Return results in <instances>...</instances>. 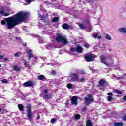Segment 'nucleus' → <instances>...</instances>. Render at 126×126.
Here are the masks:
<instances>
[{
	"instance_id": "680f3d73",
	"label": "nucleus",
	"mask_w": 126,
	"mask_h": 126,
	"mask_svg": "<svg viewBox=\"0 0 126 126\" xmlns=\"http://www.w3.org/2000/svg\"><path fill=\"white\" fill-rule=\"evenodd\" d=\"M7 35H10V34H9V33H7Z\"/></svg>"
},
{
	"instance_id": "39448f33",
	"label": "nucleus",
	"mask_w": 126,
	"mask_h": 126,
	"mask_svg": "<svg viewBox=\"0 0 126 126\" xmlns=\"http://www.w3.org/2000/svg\"><path fill=\"white\" fill-rule=\"evenodd\" d=\"M85 100V104L88 106L90 103L93 102L94 99L93 97H92V94H88L87 97H85L84 98Z\"/></svg>"
},
{
	"instance_id": "bb28decb",
	"label": "nucleus",
	"mask_w": 126,
	"mask_h": 126,
	"mask_svg": "<svg viewBox=\"0 0 126 126\" xmlns=\"http://www.w3.org/2000/svg\"><path fill=\"white\" fill-rule=\"evenodd\" d=\"M28 62L26 61V60H24L23 63L26 67H28L29 66V64H28Z\"/></svg>"
},
{
	"instance_id": "de8ad7c7",
	"label": "nucleus",
	"mask_w": 126,
	"mask_h": 126,
	"mask_svg": "<svg viewBox=\"0 0 126 126\" xmlns=\"http://www.w3.org/2000/svg\"><path fill=\"white\" fill-rule=\"evenodd\" d=\"M84 47H85V48H89V44H85Z\"/></svg>"
},
{
	"instance_id": "4468645a",
	"label": "nucleus",
	"mask_w": 126,
	"mask_h": 126,
	"mask_svg": "<svg viewBox=\"0 0 126 126\" xmlns=\"http://www.w3.org/2000/svg\"><path fill=\"white\" fill-rule=\"evenodd\" d=\"M118 31L121 33H123V34H126V28L123 27L119 29Z\"/></svg>"
},
{
	"instance_id": "5701e85b",
	"label": "nucleus",
	"mask_w": 126,
	"mask_h": 126,
	"mask_svg": "<svg viewBox=\"0 0 126 126\" xmlns=\"http://www.w3.org/2000/svg\"><path fill=\"white\" fill-rule=\"evenodd\" d=\"M105 39L108 40V41H111L112 40V36H110L109 34H106L105 35Z\"/></svg>"
},
{
	"instance_id": "c756f323",
	"label": "nucleus",
	"mask_w": 126,
	"mask_h": 126,
	"mask_svg": "<svg viewBox=\"0 0 126 126\" xmlns=\"http://www.w3.org/2000/svg\"><path fill=\"white\" fill-rule=\"evenodd\" d=\"M86 126H92V123H91V121H90V120H87Z\"/></svg>"
},
{
	"instance_id": "79ce46f5",
	"label": "nucleus",
	"mask_w": 126,
	"mask_h": 126,
	"mask_svg": "<svg viewBox=\"0 0 126 126\" xmlns=\"http://www.w3.org/2000/svg\"><path fill=\"white\" fill-rule=\"evenodd\" d=\"M44 3H46V4H48V5H51V4H52V3L49 1H45Z\"/></svg>"
},
{
	"instance_id": "423d86ee",
	"label": "nucleus",
	"mask_w": 126,
	"mask_h": 126,
	"mask_svg": "<svg viewBox=\"0 0 126 126\" xmlns=\"http://www.w3.org/2000/svg\"><path fill=\"white\" fill-rule=\"evenodd\" d=\"M95 58H96V55L93 54H87L85 56V59L87 62H91Z\"/></svg>"
},
{
	"instance_id": "aec40b11",
	"label": "nucleus",
	"mask_w": 126,
	"mask_h": 126,
	"mask_svg": "<svg viewBox=\"0 0 126 126\" xmlns=\"http://www.w3.org/2000/svg\"><path fill=\"white\" fill-rule=\"evenodd\" d=\"M114 126H124V123L120 122H115L114 123Z\"/></svg>"
},
{
	"instance_id": "bf43d9fd",
	"label": "nucleus",
	"mask_w": 126,
	"mask_h": 126,
	"mask_svg": "<svg viewBox=\"0 0 126 126\" xmlns=\"http://www.w3.org/2000/svg\"><path fill=\"white\" fill-rule=\"evenodd\" d=\"M87 1H88V0H86ZM89 0V1H91V0Z\"/></svg>"
},
{
	"instance_id": "338daca9",
	"label": "nucleus",
	"mask_w": 126,
	"mask_h": 126,
	"mask_svg": "<svg viewBox=\"0 0 126 126\" xmlns=\"http://www.w3.org/2000/svg\"><path fill=\"white\" fill-rule=\"evenodd\" d=\"M1 64H0V67H1Z\"/></svg>"
},
{
	"instance_id": "72a5a7b5",
	"label": "nucleus",
	"mask_w": 126,
	"mask_h": 126,
	"mask_svg": "<svg viewBox=\"0 0 126 126\" xmlns=\"http://www.w3.org/2000/svg\"><path fill=\"white\" fill-rule=\"evenodd\" d=\"M52 22H56L57 21H59V18L55 17L52 19Z\"/></svg>"
},
{
	"instance_id": "cd10ccee",
	"label": "nucleus",
	"mask_w": 126,
	"mask_h": 126,
	"mask_svg": "<svg viewBox=\"0 0 126 126\" xmlns=\"http://www.w3.org/2000/svg\"><path fill=\"white\" fill-rule=\"evenodd\" d=\"M58 121V119L56 118H53L51 120V123L52 124H55V122H57Z\"/></svg>"
},
{
	"instance_id": "f8f14e48",
	"label": "nucleus",
	"mask_w": 126,
	"mask_h": 126,
	"mask_svg": "<svg viewBox=\"0 0 126 126\" xmlns=\"http://www.w3.org/2000/svg\"><path fill=\"white\" fill-rule=\"evenodd\" d=\"M23 85L25 87H29L30 86H33V83L32 82V81H30L24 83L23 84Z\"/></svg>"
},
{
	"instance_id": "a878e982",
	"label": "nucleus",
	"mask_w": 126,
	"mask_h": 126,
	"mask_svg": "<svg viewBox=\"0 0 126 126\" xmlns=\"http://www.w3.org/2000/svg\"><path fill=\"white\" fill-rule=\"evenodd\" d=\"M38 78L39 80H43V79H45V77L43 75H40L38 76Z\"/></svg>"
},
{
	"instance_id": "49530a36",
	"label": "nucleus",
	"mask_w": 126,
	"mask_h": 126,
	"mask_svg": "<svg viewBox=\"0 0 126 126\" xmlns=\"http://www.w3.org/2000/svg\"><path fill=\"white\" fill-rule=\"evenodd\" d=\"M90 70H91L92 72H95V70L93 69L92 68H90Z\"/></svg>"
},
{
	"instance_id": "473e14b6",
	"label": "nucleus",
	"mask_w": 126,
	"mask_h": 126,
	"mask_svg": "<svg viewBox=\"0 0 126 126\" xmlns=\"http://www.w3.org/2000/svg\"><path fill=\"white\" fill-rule=\"evenodd\" d=\"M115 93H117V94H123V93H122V91H121L120 90H115Z\"/></svg>"
},
{
	"instance_id": "3c124183",
	"label": "nucleus",
	"mask_w": 126,
	"mask_h": 126,
	"mask_svg": "<svg viewBox=\"0 0 126 126\" xmlns=\"http://www.w3.org/2000/svg\"><path fill=\"white\" fill-rule=\"evenodd\" d=\"M44 92L45 94L48 93V90H44Z\"/></svg>"
},
{
	"instance_id": "8fccbe9b",
	"label": "nucleus",
	"mask_w": 126,
	"mask_h": 126,
	"mask_svg": "<svg viewBox=\"0 0 126 126\" xmlns=\"http://www.w3.org/2000/svg\"><path fill=\"white\" fill-rule=\"evenodd\" d=\"M123 100H124V101H126V95H125V96H124L123 97Z\"/></svg>"
},
{
	"instance_id": "f704fd0d",
	"label": "nucleus",
	"mask_w": 126,
	"mask_h": 126,
	"mask_svg": "<svg viewBox=\"0 0 126 126\" xmlns=\"http://www.w3.org/2000/svg\"><path fill=\"white\" fill-rule=\"evenodd\" d=\"M75 118L76 120H79L80 119V115L78 114L75 115Z\"/></svg>"
},
{
	"instance_id": "a18cd8bd",
	"label": "nucleus",
	"mask_w": 126,
	"mask_h": 126,
	"mask_svg": "<svg viewBox=\"0 0 126 126\" xmlns=\"http://www.w3.org/2000/svg\"><path fill=\"white\" fill-rule=\"evenodd\" d=\"M3 57H4V56L3 55H1V53H0V59H3Z\"/></svg>"
},
{
	"instance_id": "ea45409f",
	"label": "nucleus",
	"mask_w": 126,
	"mask_h": 126,
	"mask_svg": "<svg viewBox=\"0 0 126 126\" xmlns=\"http://www.w3.org/2000/svg\"><path fill=\"white\" fill-rule=\"evenodd\" d=\"M79 27H80V28H82V29H83V28H84V26L83 25V24H79Z\"/></svg>"
},
{
	"instance_id": "052dcab7",
	"label": "nucleus",
	"mask_w": 126,
	"mask_h": 126,
	"mask_svg": "<svg viewBox=\"0 0 126 126\" xmlns=\"http://www.w3.org/2000/svg\"><path fill=\"white\" fill-rule=\"evenodd\" d=\"M35 59H38V57H35Z\"/></svg>"
},
{
	"instance_id": "393cba45",
	"label": "nucleus",
	"mask_w": 126,
	"mask_h": 126,
	"mask_svg": "<svg viewBox=\"0 0 126 126\" xmlns=\"http://www.w3.org/2000/svg\"><path fill=\"white\" fill-rule=\"evenodd\" d=\"M77 73L78 74H81L82 75H83V74H85V71L84 70H78L77 72Z\"/></svg>"
},
{
	"instance_id": "f257e3e1",
	"label": "nucleus",
	"mask_w": 126,
	"mask_h": 126,
	"mask_svg": "<svg viewBox=\"0 0 126 126\" xmlns=\"http://www.w3.org/2000/svg\"><path fill=\"white\" fill-rule=\"evenodd\" d=\"M30 14L28 12L21 11L14 15L12 17L2 20L1 22L2 25H6L8 29H12L15 27L19 23L24 22L26 18L29 16Z\"/></svg>"
},
{
	"instance_id": "9d476101",
	"label": "nucleus",
	"mask_w": 126,
	"mask_h": 126,
	"mask_svg": "<svg viewBox=\"0 0 126 126\" xmlns=\"http://www.w3.org/2000/svg\"><path fill=\"white\" fill-rule=\"evenodd\" d=\"M27 53L28 54L27 57L28 60H31V58H33L34 57V56L33 55V52H32V50H28L27 51Z\"/></svg>"
},
{
	"instance_id": "f03ea898",
	"label": "nucleus",
	"mask_w": 126,
	"mask_h": 126,
	"mask_svg": "<svg viewBox=\"0 0 126 126\" xmlns=\"http://www.w3.org/2000/svg\"><path fill=\"white\" fill-rule=\"evenodd\" d=\"M57 42L58 43L62 42L64 45L68 44V41L66 37L63 36L62 34H58L56 38Z\"/></svg>"
},
{
	"instance_id": "5fc2aeb1",
	"label": "nucleus",
	"mask_w": 126,
	"mask_h": 126,
	"mask_svg": "<svg viewBox=\"0 0 126 126\" xmlns=\"http://www.w3.org/2000/svg\"><path fill=\"white\" fill-rule=\"evenodd\" d=\"M37 120H39L40 119V115H38L37 117Z\"/></svg>"
},
{
	"instance_id": "6ab92c4d",
	"label": "nucleus",
	"mask_w": 126,
	"mask_h": 126,
	"mask_svg": "<svg viewBox=\"0 0 126 126\" xmlns=\"http://www.w3.org/2000/svg\"><path fill=\"white\" fill-rule=\"evenodd\" d=\"M52 97H53V96L52 95V94H47L45 96V99L48 100L49 99H51L52 98Z\"/></svg>"
},
{
	"instance_id": "0e129e2a",
	"label": "nucleus",
	"mask_w": 126,
	"mask_h": 126,
	"mask_svg": "<svg viewBox=\"0 0 126 126\" xmlns=\"http://www.w3.org/2000/svg\"><path fill=\"white\" fill-rule=\"evenodd\" d=\"M0 111H1V108H0Z\"/></svg>"
},
{
	"instance_id": "2f4dec72",
	"label": "nucleus",
	"mask_w": 126,
	"mask_h": 126,
	"mask_svg": "<svg viewBox=\"0 0 126 126\" xmlns=\"http://www.w3.org/2000/svg\"><path fill=\"white\" fill-rule=\"evenodd\" d=\"M18 108L21 112L23 111V106L21 104H19L18 105Z\"/></svg>"
},
{
	"instance_id": "412c9836",
	"label": "nucleus",
	"mask_w": 126,
	"mask_h": 126,
	"mask_svg": "<svg viewBox=\"0 0 126 126\" xmlns=\"http://www.w3.org/2000/svg\"><path fill=\"white\" fill-rule=\"evenodd\" d=\"M105 83H106V81L104 79H101L99 81V84L101 86H104V85H105Z\"/></svg>"
},
{
	"instance_id": "37998d69",
	"label": "nucleus",
	"mask_w": 126,
	"mask_h": 126,
	"mask_svg": "<svg viewBox=\"0 0 126 126\" xmlns=\"http://www.w3.org/2000/svg\"><path fill=\"white\" fill-rule=\"evenodd\" d=\"M56 71H55V70H53L51 72V74L52 75H55V74H56Z\"/></svg>"
},
{
	"instance_id": "7ed1b4c3",
	"label": "nucleus",
	"mask_w": 126,
	"mask_h": 126,
	"mask_svg": "<svg viewBox=\"0 0 126 126\" xmlns=\"http://www.w3.org/2000/svg\"><path fill=\"white\" fill-rule=\"evenodd\" d=\"M38 12V16L40 18H41V19H42L43 21H48V18H49V17L48 16V13L43 12V10H42L41 8Z\"/></svg>"
},
{
	"instance_id": "1a4fd4ad",
	"label": "nucleus",
	"mask_w": 126,
	"mask_h": 126,
	"mask_svg": "<svg viewBox=\"0 0 126 126\" xmlns=\"http://www.w3.org/2000/svg\"><path fill=\"white\" fill-rule=\"evenodd\" d=\"M79 79V77L78 75H76V74L74 73L72 74V78L71 79V81H78Z\"/></svg>"
},
{
	"instance_id": "9b49d317",
	"label": "nucleus",
	"mask_w": 126,
	"mask_h": 126,
	"mask_svg": "<svg viewBox=\"0 0 126 126\" xmlns=\"http://www.w3.org/2000/svg\"><path fill=\"white\" fill-rule=\"evenodd\" d=\"M72 105H77V96H73L71 98Z\"/></svg>"
},
{
	"instance_id": "a19ab883",
	"label": "nucleus",
	"mask_w": 126,
	"mask_h": 126,
	"mask_svg": "<svg viewBox=\"0 0 126 126\" xmlns=\"http://www.w3.org/2000/svg\"><path fill=\"white\" fill-rule=\"evenodd\" d=\"M87 108L86 107H84L82 108L83 112H85V111H87Z\"/></svg>"
},
{
	"instance_id": "7c9ffc66",
	"label": "nucleus",
	"mask_w": 126,
	"mask_h": 126,
	"mask_svg": "<svg viewBox=\"0 0 126 126\" xmlns=\"http://www.w3.org/2000/svg\"><path fill=\"white\" fill-rule=\"evenodd\" d=\"M67 87L69 89H71L72 88H73V85H72V84L69 83L67 85Z\"/></svg>"
},
{
	"instance_id": "c03bdc74",
	"label": "nucleus",
	"mask_w": 126,
	"mask_h": 126,
	"mask_svg": "<svg viewBox=\"0 0 126 126\" xmlns=\"http://www.w3.org/2000/svg\"><path fill=\"white\" fill-rule=\"evenodd\" d=\"M26 1H27V2H28V4H30L31 2H32V0H26Z\"/></svg>"
},
{
	"instance_id": "2eb2a0df",
	"label": "nucleus",
	"mask_w": 126,
	"mask_h": 126,
	"mask_svg": "<svg viewBox=\"0 0 126 126\" xmlns=\"http://www.w3.org/2000/svg\"><path fill=\"white\" fill-rule=\"evenodd\" d=\"M93 38H94L95 39H102V36L99 35V33H95L92 36Z\"/></svg>"
},
{
	"instance_id": "69168bd1",
	"label": "nucleus",
	"mask_w": 126,
	"mask_h": 126,
	"mask_svg": "<svg viewBox=\"0 0 126 126\" xmlns=\"http://www.w3.org/2000/svg\"><path fill=\"white\" fill-rule=\"evenodd\" d=\"M83 126V125H80V126Z\"/></svg>"
},
{
	"instance_id": "4be33fe9",
	"label": "nucleus",
	"mask_w": 126,
	"mask_h": 126,
	"mask_svg": "<svg viewBox=\"0 0 126 126\" xmlns=\"http://www.w3.org/2000/svg\"><path fill=\"white\" fill-rule=\"evenodd\" d=\"M13 70H14V71H16V72L20 71V67H18L17 66H14V68H13Z\"/></svg>"
},
{
	"instance_id": "c9c22d12",
	"label": "nucleus",
	"mask_w": 126,
	"mask_h": 126,
	"mask_svg": "<svg viewBox=\"0 0 126 126\" xmlns=\"http://www.w3.org/2000/svg\"><path fill=\"white\" fill-rule=\"evenodd\" d=\"M124 78V76H117V80H120V79H123Z\"/></svg>"
},
{
	"instance_id": "c85d7f7f",
	"label": "nucleus",
	"mask_w": 126,
	"mask_h": 126,
	"mask_svg": "<svg viewBox=\"0 0 126 126\" xmlns=\"http://www.w3.org/2000/svg\"><path fill=\"white\" fill-rule=\"evenodd\" d=\"M85 78H79V80H78V82H85Z\"/></svg>"
},
{
	"instance_id": "a211bd4d",
	"label": "nucleus",
	"mask_w": 126,
	"mask_h": 126,
	"mask_svg": "<svg viewBox=\"0 0 126 126\" xmlns=\"http://www.w3.org/2000/svg\"><path fill=\"white\" fill-rule=\"evenodd\" d=\"M62 27L63 29H69V28H71V27L67 24H64L63 25Z\"/></svg>"
},
{
	"instance_id": "6e6552de",
	"label": "nucleus",
	"mask_w": 126,
	"mask_h": 126,
	"mask_svg": "<svg viewBox=\"0 0 126 126\" xmlns=\"http://www.w3.org/2000/svg\"><path fill=\"white\" fill-rule=\"evenodd\" d=\"M71 52H77L78 53H82V48L80 46L77 45V48L72 47L70 49Z\"/></svg>"
},
{
	"instance_id": "dca6fc26",
	"label": "nucleus",
	"mask_w": 126,
	"mask_h": 126,
	"mask_svg": "<svg viewBox=\"0 0 126 126\" xmlns=\"http://www.w3.org/2000/svg\"><path fill=\"white\" fill-rule=\"evenodd\" d=\"M33 37H34L35 38H38L39 39L38 43H39V44H41L43 42V38L40 37V36L37 34H34Z\"/></svg>"
},
{
	"instance_id": "603ef678",
	"label": "nucleus",
	"mask_w": 126,
	"mask_h": 126,
	"mask_svg": "<svg viewBox=\"0 0 126 126\" xmlns=\"http://www.w3.org/2000/svg\"><path fill=\"white\" fill-rule=\"evenodd\" d=\"M22 45H23V46H27V44H26V43H22Z\"/></svg>"
},
{
	"instance_id": "4d7b16f0",
	"label": "nucleus",
	"mask_w": 126,
	"mask_h": 126,
	"mask_svg": "<svg viewBox=\"0 0 126 126\" xmlns=\"http://www.w3.org/2000/svg\"><path fill=\"white\" fill-rule=\"evenodd\" d=\"M91 30H92V27H91L89 29V31H91Z\"/></svg>"
},
{
	"instance_id": "13d9d810",
	"label": "nucleus",
	"mask_w": 126,
	"mask_h": 126,
	"mask_svg": "<svg viewBox=\"0 0 126 126\" xmlns=\"http://www.w3.org/2000/svg\"><path fill=\"white\" fill-rule=\"evenodd\" d=\"M123 76H126V73L123 74Z\"/></svg>"
},
{
	"instance_id": "e433bc0d",
	"label": "nucleus",
	"mask_w": 126,
	"mask_h": 126,
	"mask_svg": "<svg viewBox=\"0 0 126 126\" xmlns=\"http://www.w3.org/2000/svg\"><path fill=\"white\" fill-rule=\"evenodd\" d=\"M112 79H114V80H117V76L116 75H112Z\"/></svg>"
},
{
	"instance_id": "0eeeda50",
	"label": "nucleus",
	"mask_w": 126,
	"mask_h": 126,
	"mask_svg": "<svg viewBox=\"0 0 126 126\" xmlns=\"http://www.w3.org/2000/svg\"><path fill=\"white\" fill-rule=\"evenodd\" d=\"M27 108L28 119L30 121H32V119H33V113L31 112V105H27Z\"/></svg>"
},
{
	"instance_id": "e2e57ef3",
	"label": "nucleus",
	"mask_w": 126,
	"mask_h": 126,
	"mask_svg": "<svg viewBox=\"0 0 126 126\" xmlns=\"http://www.w3.org/2000/svg\"><path fill=\"white\" fill-rule=\"evenodd\" d=\"M47 25H49V23H48V24H47Z\"/></svg>"
},
{
	"instance_id": "6e6d98bb",
	"label": "nucleus",
	"mask_w": 126,
	"mask_h": 126,
	"mask_svg": "<svg viewBox=\"0 0 126 126\" xmlns=\"http://www.w3.org/2000/svg\"><path fill=\"white\" fill-rule=\"evenodd\" d=\"M19 39H20V38L18 37H16V40H19Z\"/></svg>"
},
{
	"instance_id": "b1692460",
	"label": "nucleus",
	"mask_w": 126,
	"mask_h": 126,
	"mask_svg": "<svg viewBox=\"0 0 126 126\" xmlns=\"http://www.w3.org/2000/svg\"><path fill=\"white\" fill-rule=\"evenodd\" d=\"M22 55V52H16L14 54V57H20V56Z\"/></svg>"
},
{
	"instance_id": "09e8293b",
	"label": "nucleus",
	"mask_w": 126,
	"mask_h": 126,
	"mask_svg": "<svg viewBox=\"0 0 126 126\" xmlns=\"http://www.w3.org/2000/svg\"><path fill=\"white\" fill-rule=\"evenodd\" d=\"M123 120L124 121H126V116H124L123 117Z\"/></svg>"
},
{
	"instance_id": "ddd939ff",
	"label": "nucleus",
	"mask_w": 126,
	"mask_h": 126,
	"mask_svg": "<svg viewBox=\"0 0 126 126\" xmlns=\"http://www.w3.org/2000/svg\"><path fill=\"white\" fill-rule=\"evenodd\" d=\"M107 95H108V97H107V100L108 101V102H111V101H113V97H112V96H113L114 94H113V93H108L107 94Z\"/></svg>"
},
{
	"instance_id": "58836bf2",
	"label": "nucleus",
	"mask_w": 126,
	"mask_h": 126,
	"mask_svg": "<svg viewBox=\"0 0 126 126\" xmlns=\"http://www.w3.org/2000/svg\"><path fill=\"white\" fill-rule=\"evenodd\" d=\"M1 82H2V83H7V80L6 79L2 80Z\"/></svg>"
},
{
	"instance_id": "f3484780",
	"label": "nucleus",
	"mask_w": 126,
	"mask_h": 126,
	"mask_svg": "<svg viewBox=\"0 0 126 126\" xmlns=\"http://www.w3.org/2000/svg\"><path fill=\"white\" fill-rule=\"evenodd\" d=\"M0 14L1 15H3V16H8L9 15V13H5L4 12V11L3 10H1L0 11Z\"/></svg>"
},
{
	"instance_id": "864d4df0",
	"label": "nucleus",
	"mask_w": 126,
	"mask_h": 126,
	"mask_svg": "<svg viewBox=\"0 0 126 126\" xmlns=\"http://www.w3.org/2000/svg\"><path fill=\"white\" fill-rule=\"evenodd\" d=\"M3 60H4L5 61H8V59L5 58H3Z\"/></svg>"
},
{
	"instance_id": "4c0bfd02",
	"label": "nucleus",
	"mask_w": 126,
	"mask_h": 126,
	"mask_svg": "<svg viewBox=\"0 0 126 126\" xmlns=\"http://www.w3.org/2000/svg\"><path fill=\"white\" fill-rule=\"evenodd\" d=\"M38 26L40 28H44L45 26H44V25H42L41 24L39 23L38 24Z\"/></svg>"
},
{
	"instance_id": "20e7f679",
	"label": "nucleus",
	"mask_w": 126,
	"mask_h": 126,
	"mask_svg": "<svg viewBox=\"0 0 126 126\" xmlns=\"http://www.w3.org/2000/svg\"><path fill=\"white\" fill-rule=\"evenodd\" d=\"M100 62L101 63H104V64H105L107 66L110 67L113 65L112 63H109L108 62V61H107V59L106 58V57H105L104 55H101L100 56Z\"/></svg>"
}]
</instances>
